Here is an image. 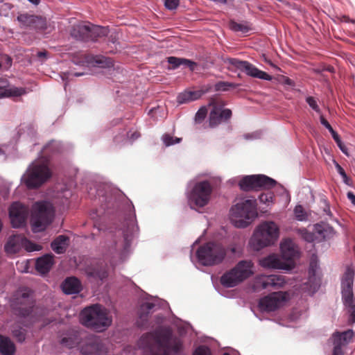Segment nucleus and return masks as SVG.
I'll use <instances>...</instances> for the list:
<instances>
[{
  "instance_id": "052dcab7",
  "label": "nucleus",
  "mask_w": 355,
  "mask_h": 355,
  "mask_svg": "<svg viewBox=\"0 0 355 355\" xmlns=\"http://www.w3.org/2000/svg\"><path fill=\"white\" fill-rule=\"evenodd\" d=\"M37 56L39 58H46V51H40L37 53Z\"/></svg>"
},
{
  "instance_id": "f3484780",
  "label": "nucleus",
  "mask_w": 355,
  "mask_h": 355,
  "mask_svg": "<svg viewBox=\"0 0 355 355\" xmlns=\"http://www.w3.org/2000/svg\"><path fill=\"white\" fill-rule=\"evenodd\" d=\"M255 284L257 286H260L263 289L268 288H278L284 286L286 280L284 276L279 275H261L255 278Z\"/></svg>"
},
{
  "instance_id": "2eb2a0df",
  "label": "nucleus",
  "mask_w": 355,
  "mask_h": 355,
  "mask_svg": "<svg viewBox=\"0 0 355 355\" xmlns=\"http://www.w3.org/2000/svg\"><path fill=\"white\" fill-rule=\"evenodd\" d=\"M28 214L27 207L19 202H13L9 209V216L12 226L14 228L23 227L26 223Z\"/></svg>"
},
{
  "instance_id": "09e8293b",
  "label": "nucleus",
  "mask_w": 355,
  "mask_h": 355,
  "mask_svg": "<svg viewBox=\"0 0 355 355\" xmlns=\"http://www.w3.org/2000/svg\"><path fill=\"white\" fill-rule=\"evenodd\" d=\"M320 121L321 124L330 132L333 139L338 135V133L334 130L329 123L324 118L323 116H320Z\"/></svg>"
},
{
  "instance_id": "69168bd1",
  "label": "nucleus",
  "mask_w": 355,
  "mask_h": 355,
  "mask_svg": "<svg viewBox=\"0 0 355 355\" xmlns=\"http://www.w3.org/2000/svg\"><path fill=\"white\" fill-rule=\"evenodd\" d=\"M1 153H6V150H4V149H1V148H0V154H1Z\"/></svg>"
},
{
  "instance_id": "e2e57ef3",
  "label": "nucleus",
  "mask_w": 355,
  "mask_h": 355,
  "mask_svg": "<svg viewBox=\"0 0 355 355\" xmlns=\"http://www.w3.org/2000/svg\"><path fill=\"white\" fill-rule=\"evenodd\" d=\"M28 1L34 5H38L40 1V0H28Z\"/></svg>"
},
{
  "instance_id": "e433bc0d",
  "label": "nucleus",
  "mask_w": 355,
  "mask_h": 355,
  "mask_svg": "<svg viewBox=\"0 0 355 355\" xmlns=\"http://www.w3.org/2000/svg\"><path fill=\"white\" fill-rule=\"evenodd\" d=\"M23 248L27 252H34L41 250L42 246L31 242L24 236Z\"/></svg>"
},
{
  "instance_id": "6e6d98bb",
  "label": "nucleus",
  "mask_w": 355,
  "mask_h": 355,
  "mask_svg": "<svg viewBox=\"0 0 355 355\" xmlns=\"http://www.w3.org/2000/svg\"><path fill=\"white\" fill-rule=\"evenodd\" d=\"M333 162L339 175L341 177H345L346 173L345 172L344 169L341 167V166L336 160H333Z\"/></svg>"
},
{
  "instance_id": "c756f323",
  "label": "nucleus",
  "mask_w": 355,
  "mask_h": 355,
  "mask_svg": "<svg viewBox=\"0 0 355 355\" xmlns=\"http://www.w3.org/2000/svg\"><path fill=\"white\" fill-rule=\"evenodd\" d=\"M201 94L197 91H184L178 94L177 102L178 104L188 103L191 101H196L200 97Z\"/></svg>"
},
{
  "instance_id": "de8ad7c7",
  "label": "nucleus",
  "mask_w": 355,
  "mask_h": 355,
  "mask_svg": "<svg viewBox=\"0 0 355 355\" xmlns=\"http://www.w3.org/2000/svg\"><path fill=\"white\" fill-rule=\"evenodd\" d=\"M207 109L206 107H200L196 114L195 120L196 122L200 123L207 116Z\"/></svg>"
},
{
  "instance_id": "393cba45",
  "label": "nucleus",
  "mask_w": 355,
  "mask_h": 355,
  "mask_svg": "<svg viewBox=\"0 0 355 355\" xmlns=\"http://www.w3.org/2000/svg\"><path fill=\"white\" fill-rule=\"evenodd\" d=\"M241 71H245L248 76L254 78H257L261 80H271L272 79V77L270 75L263 71L259 70L255 66L248 62V61H245V62L244 63L243 67Z\"/></svg>"
},
{
  "instance_id": "4be33fe9",
  "label": "nucleus",
  "mask_w": 355,
  "mask_h": 355,
  "mask_svg": "<svg viewBox=\"0 0 355 355\" xmlns=\"http://www.w3.org/2000/svg\"><path fill=\"white\" fill-rule=\"evenodd\" d=\"M232 116L230 109H222L218 106H214L209 114V125L211 128L220 124L222 121L229 119Z\"/></svg>"
},
{
  "instance_id": "bb28decb",
  "label": "nucleus",
  "mask_w": 355,
  "mask_h": 355,
  "mask_svg": "<svg viewBox=\"0 0 355 355\" xmlns=\"http://www.w3.org/2000/svg\"><path fill=\"white\" fill-rule=\"evenodd\" d=\"M53 264V256L46 254L38 258L36 261V269L41 274H46L51 268Z\"/></svg>"
},
{
  "instance_id": "49530a36",
  "label": "nucleus",
  "mask_w": 355,
  "mask_h": 355,
  "mask_svg": "<svg viewBox=\"0 0 355 355\" xmlns=\"http://www.w3.org/2000/svg\"><path fill=\"white\" fill-rule=\"evenodd\" d=\"M24 93V90L21 88H13L10 89L9 90H7L3 94H1L0 98L4 97V96H21Z\"/></svg>"
},
{
  "instance_id": "412c9836",
  "label": "nucleus",
  "mask_w": 355,
  "mask_h": 355,
  "mask_svg": "<svg viewBox=\"0 0 355 355\" xmlns=\"http://www.w3.org/2000/svg\"><path fill=\"white\" fill-rule=\"evenodd\" d=\"M318 266L316 261H312L310 263L309 270V282L305 283V287L303 288L307 291L309 294L314 293L320 286V277L318 275Z\"/></svg>"
},
{
  "instance_id": "a211bd4d",
  "label": "nucleus",
  "mask_w": 355,
  "mask_h": 355,
  "mask_svg": "<svg viewBox=\"0 0 355 355\" xmlns=\"http://www.w3.org/2000/svg\"><path fill=\"white\" fill-rule=\"evenodd\" d=\"M354 336V332L349 329L343 333L336 332L332 336L334 350L332 355H343V347L347 345Z\"/></svg>"
},
{
  "instance_id": "20e7f679",
  "label": "nucleus",
  "mask_w": 355,
  "mask_h": 355,
  "mask_svg": "<svg viewBox=\"0 0 355 355\" xmlns=\"http://www.w3.org/2000/svg\"><path fill=\"white\" fill-rule=\"evenodd\" d=\"M279 237V227L274 221L261 223L254 229L249 241V246L254 251H259L274 245Z\"/></svg>"
},
{
  "instance_id": "c9c22d12",
  "label": "nucleus",
  "mask_w": 355,
  "mask_h": 355,
  "mask_svg": "<svg viewBox=\"0 0 355 355\" xmlns=\"http://www.w3.org/2000/svg\"><path fill=\"white\" fill-rule=\"evenodd\" d=\"M238 87V85L229 83V82H225L221 81L218 82L215 85V89L218 92H225L229 90L230 88H236Z\"/></svg>"
},
{
  "instance_id": "a878e982",
  "label": "nucleus",
  "mask_w": 355,
  "mask_h": 355,
  "mask_svg": "<svg viewBox=\"0 0 355 355\" xmlns=\"http://www.w3.org/2000/svg\"><path fill=\"white\" fill-rule=\"evenodd\" d=\"M62 288L63 292L66 294H76L80 291L81 284L76 277H68L62 283Z\"/></svg>"
},
{
  "instance_id": "c85d7f7f",
  "label": "nucleus",
  "mask_w": 355,
  "mask_h": 355,
  "mask_svg": "<svg viewBox=\"0 0 355 355\" xmlns=\"http://www.w3.org/2000/svg\"><path fill=\"white\" fill-rule=\"evenodd\" d=\"M0 352L3 355H14L15 347L9 338L0 336Z\"/></svg>"
},
{
  "instance_id": "9b49d317",
  "label": "nucleus",
  "mask_w": 355,
  "mask_h": 355,
  "mask_svg": "<svg viewBox=\"0 0 355 355\" xmlns=\"http://www.w3.org/2000/svg\"><path fill=\"white\" fill-rule=\"evenodd\" d=\"M239 178L230 180L232 184H235ZM276 184L275 180L264 175H245L239 180V186L243 191L257 190L259 189H270Z\"/></svg>"
},
{
  "instance_id": "6ab92c4d",
  "label": "nucleus",
  "mask_w": 355,
  "mask_h": 355,
  "mask_svg": "<svg viewBox=\"0 0 355 355\" xmlns=\"http://www.w3.org/2000/svg\"><path fill=\"white\" fill-rule=\"evenodd\" d=\"M282 259L284 261L291 264V269L294 266L293 260L298 256V250L295 243L290 239H286L280 243Z\"/></svg>"
},
{
  "instance_id": "79ce46f5",
  "label": "nucleus",
  "mask_w": 355,
  "mask_h": 355,
  "mask_svg": "<svg viewBox=\"0 0 355 355\" xmlns=\"http://www.w3.org/2000/svg\"><path fill=\"white\" fill-rule=\"evenodd\" d=\"M95 62L101 67H111L114 66L111 59L103 56L97 57Z\"/></svg>"
},
{
  "instance_id": "4468645a",
  "label": "nucleus",
  "mask_w": 355,
  "mask_h": 355,
  "mask_svg": "<svg viewBox=\"0 0 355 355\" xmlns=\"http://www.w3.org/2000/svg\"><path fill=\"white\" fill-rule=\"evenodd\" d=\"M289 299L286 292H275L260 299L259 308L263 311H274L284 306Z\"/></svg>"
},
{
  "instance_id": "423d86ee",
  "label": "nucleus",
  "mask_w": 355,
  "mask_h": 355,
  "mask_svg": "<svg viewBox=\"0 0 355 355\" xmlns=\"http://www.w3.org/2000/svg\"><path fill=\"white\" fill-rule=\"evenodd\" d=\"M54 209L47 201L35 202L32 207L31 225L34 232H40L52 222L54 218Z\"/></svg>"
},
{
  "instance_id": "a19ab883",
  "label": "nucleus",
  "mask_w": 355,
  "mask_h": 355,
  "mask_svg": "<svg viewBox=\"0 0 355 355\" xmlns=\"http://www.w3.org/2000/svg\"><path fill=\"white\" fill-rule=\"evenodd\" d=\"M274 195L272 193H262L259 196V199L261 203L270 206L273 203Z\"/></svg>"
},
{
  "instance_id": "f704fd0d",
  "label": "nucleus",
  "mask_w": 355,
  "mask_h": 355,
  "mask_svg": "<svg viewBox=\"0 0 355 355\" xmlns=\"http://www.w3.org/2000/svg\"><path fill=\"white\" fill-rule=\"evenodd\" d=\"M297 232L301 237L307 242H313L318 240L315 233L310 232L304 228L298 230Z\"/></svg>"
},
{
  "instance_id": "aec40b11",
  "label": "nucleus",
  "mask_w": 355,
  "mask_h": 355,
  "mask_svg": "<svg viewBox=\"0 0 355 355\" xmlns=\"http://www.w3.org/2000/svg\"><path fill=\"white\" fill-rule=\"evenodd\" d=\"M80 352L84 355H105L107 352L105 347L95 337L88 338L85 346H82Z\"/></svg>"
},
{
  "instance_id": "6e6552de",
  "label": "nucleus",
  "mask_w": 355,
  "mask_h": 355,
  "mask_svg": "<svg viewBox=\"0 0 355 355\" xmlns=\"http://www.w3.org/2000/svg\"><path fill=\"white\" fill-rule=\"evenodd\" d=\"M125 223L126 227L123 230V241L115 243L110 250L112 253V251L116 253L120 261H123L125 254L128 251L132 238L137 234L139 230L134 210L128 214L125 218Z\"/></svg>"
},
{
  "instance_id": "dca6fc26",
  "label": "nucleus",
  "mask_w": 355,
  "mask_h": 355,
  "mask_svg": "<svg viewBox=\"0 0 355 355\" xmlns=\"http://www.w3.org/2000/svg\"><path fill=\"white\" fill-rule=\"evenodd\" d=\"M259 264L261 267L271 270H291V264L289 262L284 261L279 255L272 253L261 258L259 260Z\"/></svg>"
},
{
  "instance_id": "7c9ffc66",
  "label": "nucleus",
  "mask_w": 355,
  "mask_h": 355,
  "mask_svg": "<svg viewBox=\"0 0 355 355\" xmlns=\"http://www.w3.org/2000/svg\"><path fill=\"white\" fill-rule=\"evenodd\" d=\"M68 237L64 235L59 236L51 243L53 250L57 254L63 253L68 245Z\"/></svg>"
},
{
  "instance_id": "8fccbe9b",
  "label": "nucleus",
  "mask_w": 355,
  "mask_h": 355,
  "mask_svg": "<svg viewBox=\"0 0 355 355\" xmlns=\"http://www.w3.org/2000/svg\"><path fill=\"white\" fill-rule=\"evenodd\" d=\"M334 139L336 141V143L338 145V146L340 148V150L342 151V153H344L346 156L349 157V153L348 152V149L346 147V146L341 141L339 135H338L336 137H334Z\"/></svg>"
},
{
  "instance_id": "37998d69",
  "label": "nucleus",
  "mask_w": 355,
  "mask_h": 355,
  "mask_svg": "<svg viewBox=\"0 0 355 355\" xmlns=\"http://www.w3.org/2000/svg\"><path fill=\"white\" fill-rule=\"evenodd\" d=\"M162 139L166 146H169L175 144H178L181 141L180 138L173 137L170 135L167 134L164 135L162 137Z\"/></svg>"
},
{
  "instance_id": "a18cd8bd",
  "label": "nucleus",
  "mask_w": 355,
  "mask_h": 355,
  "mask_svg": "<svg viewBox=\"0 0 355 355\" xmlns=\"http://www.w3.org/2000/svg\"><path fill=\"white\" fill-rule=\"evenodd\" d=\"M225 62V63L231 65L232 67L240 70H242L244 63L245 62V61L239 60L236 58H227Z\"/></svg>"
},
{
  "instance_id": "7ed1b4c3",
  "label": "nucleus",
  "mask_w": 355,
  "mask_h": 355,
  "mask_svg": "<svg viewBox=\"0 0 355 355\" xmlns=\"http://www.w3.org/2000/svg\"><path fill=\"white\" fill-rule=\"evenodd\" d=\"M80 323L87 328L102 332L112 323L110 312L99 304H93L85 308L80 313Z\"/></svg>"
},
{
  "instance_id": "3c124183",
  "label": "nucleus",
  "mask_w": 355,
  "mask_h": 355,
  "mask_svg": "<svg viewBox=\"0 0 355 355\" xmlns=\"http://www.w3.org/2000/svg\"><path fill=\"white\" fill-rule=\"evenodd\" d=\"M193 355H211V352L209 347L200 346L195 349Z\"/></svg>"
},
{
  "instance_id": "680f3d73",
  "label": "nucleus",
  "mask_w": 355,
  "mask_h": 355,
  "mask_svg": "<svg viewBox=\"0 0 355 355\" xmlns=\"http://www.w3.org/2000/svg\"><path fill=\"white\" fill-rule=\"evenodd\" d=\"M7 8H9L8 5L7 4H4L0 9V14L1 15H6V14H3V8L6 9Z\"/></svg>"
},
{
  "instance_id": "b1692460",
  "label": "nucleus",
  "mask_w": 355,
  "mask_h": 355,
  "mask_svg": "<svg viewBox=\"0 0 355 355\" xmlns=\"http://www.w3.org/2000/svg\"><path fill=\"white\" fill-rule=\"evenodd\" d=\"M24 236L17 234L10 236L4 248L7 253L15 254L23 248Z\"/></svg>"
},
{
  "instance_id": "1a4fd4ad",
  "label": "nucleus",
  "mask_w": 355,
  "mask_h": 355,
  "mask_svg": "<svg viewBox=\"0 0 355 355\" xmlns=\"http://www.w3.org/2000/svg\"><path fill=\"white\" fill-rule=\"evenodd\" d=\"M226 255L225 248L219 243H207L201 246L196 252V257L200 263L203 266L218 264Z\"/></svg>"
},
{
  "instance_id": "774afa93",
  "label": "nucleus",
  "mask_w": 355,
  "mask_h": 355,
  "mask_svg": "<svg viewBox=\"0 0 355 355\" xmlns=\"http://www.w3.org/2000/svg\"><path fill=\"white\" fill-rule=\"evenodd\" d=\"M8 64H11V60L10 58H8Z\"/></svg>"
},
{
  "instance_id": "0e129e2a",
  "label": "nucleus",
  "mask_w": 355,
  "mask_h": 355,
  "mask_svg": "<svg viewBox=\"0 0 355 355\" xmlns=\"http://www.w3.org/2000/svg\"><path fill=\"white\" fill-rule=\"evenodd\" d=\"M131 349H132V348H131V347H128L127 349H124V352H123V354H122V355H127V354H126V351H128V350L129 352H130V351H131Z\"/></svg>"
},
{
  "instance_id": "f03ea898",
  "label": "nucleus",
  "mask_w": 355,
  "mask_h": 355,
  "mask_svg": "<svg viewBox=\"0 0 355 355\" xmlns=\"http://www.w3.org/2000/svg\"><path fill=\"white\" fill-rule=\"evenodd\" d=\"M58 144L52 141L45 146L39 158L33 162L26 173L22 176L21 181L29 189L39 187L51 177V172L47 166L48 159L45 157L49 153L58 151Z\"/></svg>"
},
{
  "instance_id": "bf43d9fd",
  "label": "nucleus",
  "mask_w": 355,
  "mask_h": 355,
  "mask_svg": "<svg viewBox=\"0 0 355 355\" xmlns=\"http://www.w3.org/2000/svg\"><path fill=\"white\" fill-rule=\"evenodd\" d=\"M342 178H343V182H344L346 184H347V185H349V184H350V180H349V178L347 177V174L345 175V176H343V177H342Z\"/></svg>"
},
{
  "instance_id": "f8f14e48",
  "label": "nucleus",
  "mask_w": 355,
  "mask_h": 355,
  "mask_svg": "<svg viewBox=\"0 0 355 355\" xmlns=\"http://www.w3.org/2000/svg\"><path fill=\"white\" fill-rule=\"evenodd\" d=\"M11 306L19 316H28L33 311L31 291L26 288L18 290L12 297Z\"/></svg>"
},
{
  "instance_id": "5fc2aeb1",
  "label": "nucleus",
  "mask_w": 355,
  "mask_h": 355,
  "mask_svg": "<svg viewBox=\"0 0 355 355\" xmlns=\"http://www.w3.org/2000/svg\"><path fill=\"white\" fill-rule=\"evenodd\" d=\"M13 336L17 339L19 342H23L25 340V334L21 329L14 330Z\"/></svg>"
},
{
  "instance_id": "0eeeda50",
  "label": "nucleus",
  "mask_w": 355,
  "mask_h": 355,
  "mask_svg": "<svg viewBox=\"0 0 355 355\" xmlns=\"http://www.w3.org/2000/svg\"><path fill=\"white\" fill-rule=\"evenodd\" d=\"M254 274V264L252 261H240L232 270L221 276L223 286L234 287Z\"/></svg>"
},
{
  "instance_id": "72a5a7b5",
  "label": "nucleus",
  "mask_w": 355,
  "mask_h": 355,
  "mask_svg": "<svg viewBox=\"0 0 355 355\" xmlns=\"http://www.w3.org/2000/svg\"><path fill=\"white\" fill-rule=\"evenodd\" d=\"M35 15L28 14H20L17 17V21L19 22L22 28H32L35 23Z\"/></svg>"
},
{
  "instance_id": "9d476101",
  "label": "nucleus",
  "mask_w": 355,
  "mask_h": 355,
  "mask_svg": "<svg viewBox=\"0 0 355 355\" xmlns=\"http://www.w3.org/2000/svg\"><path fill=\"white\" fill-rule=\"evenodd\" d=\"M354 272L347 267L341 279L342 299L344 305L349 309L350 321L355 322V299L353 295Z\"/></svg>"
},
{
  "instance_id": "603ef678",
  "label": "nucleus",
  "mask_w": 355,
  "mask_h": 355,
  "mask_svg": "<svg viewBox=\"0 0 355 355\" xmlns=\"http://www.w3.org/2000/svg\"><path fill=\"white\" fill-rule=\"evenodd\" d=\"M306 101L313 110H315L317 113H320V110L314 98L309 96L306 98Z\"/></svg>"
},
{
  "instance_id": "cd10ccee",
  "label": "nucleus",
  "mask_w": 355,
  "mask_h": 355,
  "mask_svg": "<svg viewBox=\"0 0 355 355\" xmlns=\"http://www.w3.org/2000/svg\"><path fill=\"white\" fill-rule=\"evenodd\" d=\"M79 29L88 37H92L94 35L100 37L105 35L107 33L105 28L94 25L80 26Z\"/></svg>"
},
{
  "instance_id": "4d7b16f0",
  "label": "nucleus",
  "mask_w": 355,
  "mask_h": 355,
  "mask_svg": "<svg viewBox=\"0 0 355 355\" xmlns=\"http://www.w3.org/2000/svg\"><path fill=\"white\" fill-rule=\"evenodd\" d=\"M348 199L351 201V202L355 206V195L349 191L347 194Z\"/></svg>"
},
{
  "instance_id": "338daca9",
  "label": "nucleus",
  "mask_w": 355,
  "mask_h": 355,
  "mask_svg": "<svg viewBox=\"0 0 355 355\" xmlns=\"http://www.w3.org/2000/svg\"><path fill=\"white\" fill-rule=\"evenodd\" d=\"M82 75H83V73H74V74H73V76H82Z\"/></svg>"
},
{
  "instance_id": "39448f33",
  "label": "nucleus",
  "mask_w": 355,
  "mask_h": 355,
  "mask_svg": "<svg viewBox=\"0 0 355 355\" xmlns=\"http://www.w3.org/2000/svg\"><path fill=\"white\" fill-rule=\"evenodd\" d=\"M257 217V202L254 199H243L232 206L230 211V221L238 228L248 227Z\"/></svg>"
},
{
  "instance_id": "13d9d810",
  "label": "nucleus",
  "mask_w": 355,
  "mask_h": 355,
  "mask_svg": "<svg viewBox=\"0 0 355 355\" xmlns=\"http://www.w3.org/2000/svg\"><path fill=\"white\" fill-rule=\"evenodd\" d=\"M139 137V134L137 132H135L132 133L130 136L129 135V134H128V137H130V139L131 141H133V140L137 139Z\"/></svg>"
},
{
  "instance_id": "58836bf2",
  "label": "nucleus",
  "mask_w": 355,
  "mask_h": 355,
  "mask_svg": "<svg viewBox=\"0 0 355 355\" xmlns=\"http://www.w3.org/2000/svg\"><path fill=\"white\" fill-rule=\"evenodd\" d=\"M78 343L76 336L64 337L62 339L61 344L68 348H73Z\"/></svg>"
},
{
  "instance_id": "ddd939ff",
  "label": "nucleus",
  "mask_w": 355,
  "mask_h": 355,
  "mask_svg": "<svg viewBox=\"0 0 355 355\" xmlns=\"http://www.w3.org/2000/svg\"><path fill=\"white\" fill-rule=\"evenodd\" d=\"M211 193V187L207 181L197 183L192 191L188 194V201L192 207L193 205L202 207L206 205Z\"/></svg>"
},
{
  "instance_id": "4c0bfd02",
  "label": "nucleus",
  "mask_w": 355,
  "mask_h": 355,
  "mask_svg": "<svg viewBox=\"0 0 355 355\" xmlns=\"http://www.w3.org/2000/svg\"><path fill=\"white\" fill-rule=\"evenodd\" d=\"M295 217L300 221H304L307 219V214L302 205H296L294 209Z\"/></svg>"
},
{
  "instance_id": "864d4df0",
  "label": "nucleus",
  "mask_w": 355,
  "mask_h": 355,
  "mask_svg": "<svg viewBox=\"0 0 355 355\" xmlns=\"http://www.w3.org/2000/svg\"><path fill=\"white\" fill-rule=\"evenodd\" d=\"M164 5L168 10H174L179 5V0H166Z\"/></svg>"
},
{
  "instance_id": "f257e3e1",
  "label": "nucleus",
  "mask_w": 355,
  "mask_h": 355,
  "mask_svg": "<svg viewBox=\"0 0 355 355\" xmlns=\"http://www.w3.org/2000/svg\"><path fill=\"white\" fill-rule=\"evenodd\" d=\"M137 345V354L141 355H182V341L168 329L143 335Z\"/></svg>"
},
{
  "instance_id": "ea45409f",
  "label": "nucleus",
  "mask_w": 355,
  "mask_h": 355,
  "mask_svg": "<svg viewBox=\"0 0 355 355\" xmlns=\"http://www.w3.org/2000/svg\"><path fill=\"white\" fill-rule=\"evenodd\" d=\"M46 21L44 18L41 17L35 16V23L33 24V29L38 30V31H44L46 29Z\"/></svg>"
},
{
  "instance_id": "c03bdc74",
  "label": "nucleus",
  "mask_w": 355,
  "mask_h": 355,
  "mask_svg": "<svg viewBox=\"0 0 355 355\" xmlns=\"http://www.w3.org/2000/svg\"><path fill=\"white\" fill-rule=\"evenodd\" d=\"M230 27L234 31L241 32L243 33H247L249 31V28L247 26L234 21L230 23Z\"/></svg>"
},
{
  "instance_id": "2f4dec72",
  "label": "nucleus",
  "mask_w": 355,
  "mask_h": 355,
  "mask_svg": "<svg viewBox=\"0 0 355 355\" xmlns=\"http://www.w3.org/2000/svg\"><path fill=\"white\" fill-rule=\"evenodd\" d=\"M168 62L172 65V69H176L180 65H184L193 71L196 66V63L194 62L185 58H180L173 56L168 58Z\"/></svg>"
},
{
  "instance_id": "473e14b6",
  "label": "nucleus",
  "mask_w": 355,
  "mask_h": 355,
  "mask_svg": "<svg viewBox=\"0 0 355 355\" xmlns=\"http://www.w3.org/2000/svg\"><path fill=\"white\" fill-rule=\"evenodd\" d=\"M158 304L155 302H146L140 305L139 310V317L141 320H145L146 317L152 311V310Z\"/></svg>"
},
{
  "instance_id": "5701e85b",
  "label": "nucleus",
  "mask_w": 355,
  "mask_h": 355,
  "mask_svg": "<svg viewBox=\"0 0 355 355\" xmlns=\"http://www.w3.org/2000/svg\"><path fill=\"white\" fill-rule=\"evenodd\" d=\"M313 230L316 234L318 241L332 239L336 235V232L334 228L324 222L315 224Z\"/></svg>"
}]
</instances>
